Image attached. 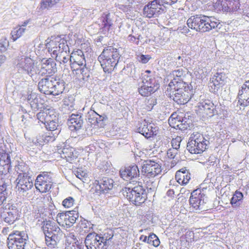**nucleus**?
I'll return each instance as SVG.
<instances>
[{
	"label": "nucleus",
	"instance_id": "18",
	"mask_svg": "<svg viewBox=\"0 0 249 249\" xmlns=\"http://www.w3.org/2000/svg\"><path fill=\"white\" fill-rule=\"evenodd\" d=\"M204 195L201 193L200 190H196L191 193L189 201L190 205L196 210H201L203 208L204 203L203 197Z\"/></svg>",
	"mask_w": 249,
	"mask_h": 249
},
{
	"label": "nucleus",
	"instance_id": "26",
	"mask_svg": "<svg viewBox=\"0 0 249 249\" xmlns=\"http://www.w3.org/2000/svg\"><path fill=\"white\" fill-rule=\"evenodd\" d=\"M172 114L169 118L168 121L170 125L175 128L184 130L187 129L188 124H182V121H184L182 116L178 115L177 117H174Z\"/></svg>",
	"mask_w": 249,
	"mask_h": 249
},
{
	"label": "nucleus",
	"instance_id": "24",
	"mask_svg": "<svg viewBox=\"0 0 249 249\" xmlns=\"http://www.w3.org/2000/svg\"><path fill=\"white\" fill-rule=\"evenodd\" d=\"M68 124L72 131L80 129L83 124L82 115L80 114H72L68 119Z\"/></svg>",
	"mask_w": 249,
	"mask_h": 249
},
{
	"label": "nucleus",
	"instance_id": "6",
	"mask_svg": "<svg viewBox=\"0 0 249 249\" xmlns=\"http://www.w3.org/2000/svg\"><path fill=\"white\" fill-rule=\"evenodd\" d=\"M124 196L135 205H140L144 203L147 198L145 190L142 186L138 185L132 188L125 187L123 189Z\"/></svg>",
	"mask_w": 249,
	"mask_h": 249
},
{
	"label": "nucleus",
	"instance_id": "45",
	"mask_svg": "<svg viewBox=\"0 0 249 249\" xmlns=\"http://www.w3.org/2000/svg\"><path fill=\"white\" fill-rule=\"evenodd\" d=\"M34 64V63H24L22 69L31 76L36 72V68Z\"/></svg>",
	"mask_w": 249,
	"mask_h": 249
},
{
	"label": "nucleus",
	"instance_id": "2",
	"mask_svg": "<svg viewBox=\"0 0 249 249\" xmlns=\"http://www.w3.org/2000/svg\"><path fill=\"white\" fill-rule=\"evenodd\" d=\"M189 28L197 32L204 33L213 29L220 28L219 20L213 17H208L203 15L192 16L187 21Z\"/></svg>",
	"mask_w": 249,
	"mask_h": 249
},
{
	"label": "nucleus",
	"instance_id": "58",
	"mask_svg": "<svg viewBox=\"0 0 249 249\" xmlns=\"http://www.w3.org/2000/svg\"><path fill=\"white\" fill-rule=\"evenodd\" d=\"M120 59V56L117 52V49L115 50L114 52H113L112 55H111V60H110V62H115V61H117V62H119Z\"/></svg>",
	"mask_w": 249,
	"mask_h": 249
},
{
	"label": "nucleus",
	"instance_id": "27",
	"mask_svg": "<svg viewBox=\"0 0 249 249\" xmlns=\"http://www.w3.org/2000/svg\"><path fill=\"white\" fill-rule=\"evenodd\" d=\"M150 72V71L147 70L142 73L141 84L148 87H156L158 89L160 87L159 84L155 78L149 74Z\"/></svg>",
	"mask_w": 249,
	"mask_h": 249
},
{
	"label": "nucleus",
	"instance_id": "39",
	"mask_svg": "<svg viewBox=\"0 0 249 249\" xmlns=\"http://www.w3.org/2000/svg\"><path fill=\"white\" fill-rule=\"evenodd\" d=\"M25 28L21 27L15 28L11 33L12 38L14 41H16L20 37L24 32Z\"/></svg>",
	"mask_w": 249,
	"mask_h": 249
},
{
	"label": "nucleus",
	"instance_id": "53",
	"mask_svg": "<svg viewBox=\"0 0 249 249\" xmlns=\"http://www.w3.org/2000/svg\"><path fill=\"white\" fill-rule=\"evenodd\" d=\"M136 58L139 62H148V61L151 59V57L148 54L144 55L142 54H139L137 55Z\"/></svg>",
	"mask_w": 249,
	"mask_h": 249
},
{
	"label": "nucleus",
	"instance_id": "3",
	"mask_svg": "<svg viewBox=\"0 0 249 249\" xmlns=\"http://www.w3.org/2000/svg\"><path fill=\"white\" fill-rule=\"evenodd\" d=\"M39 91L45 94L58 95L64 90V84L62 80L49 76L42 79L38 84Z\"/></svg>",
	"mask_w": 249,
	"mask_h": 249
},
{
	"label": "nucleus",
	"instance_id": "57",
	"mask_svg": "<svg viewBox=\"0 0 249 249\" xmlns=\"http://www.w3.org/2000/svg\"><path fill=\"white\" fill-rule=\"evenodd\" d=\"M180 142L181 139L180 137L173 139L171 141L172 148L178 150V149L180 147Z\"/></svg>",
	"mask_w": 249,
	"mask_h": 249
},
{
	"label": "nucleus",
	"instance_id": "50",
	"mask_svg": "<svg viewBox=\"0 0 249 249\" xmlns=\"http://www.w3.org/2000/svg\"><path fill=\"white\" fill-rule=\"evenodd\" d=\"M112 63H100V65L105 72L110 73L114 69L117 64V63H115V65L114 66L112 65Z\"/></svg>",
	"mask_w": 249,
	"mask_h": 249
},
{
	"label": "nucleus",
	"instance_id": "22",
	"mask_svg": "<svg viewBox=\"0 0 249 249\" xmlns=\"http://www.w3.org/2000/svg\"><path fill=\"white\" fill-rule=\"evenodd\" d=\"M16 181L18 190L23 192L30 190L33 186V182L29 175L26 176L18 175Z\"/></svg>",
	"mask_w": 249,
	"mask_h": 249
},
{
	"label": "nucleus",
	"instance_id": "7",
	"mask_svg": "<svg viewBox=\"0 0 249 249\" xmlns=\"http://www.w3.org/2000/svg\"><path fill=\"white\" fill-rule=\"evenodd\" d=\"M26 237L23 231H15L9 234L7 239L9 249H25Z\"/></svg>",
	"mask_w": 249,
	"mask_h": 249
},
{
	"label": "nucleus",
	"instance_id": "52",
	"mask_svg": "<svg viewBox=\"0 0 249 249\" xmlns=\"http://www.w3.org/2000/svg\"><path fill=\"white\" fill-rule=\"evenodd\" d=\"M59 131H51L49 132L45 135L46 136V141L47 142H53L54 141L55 137L58 135Z\"/></svg>",
	"mask_w": 249,
	"mask_h": 249
},
{
	"label": "nucleus",
	"instance_id": "56",
	"mask_svg": "<svg viewBox=\"0 0 249 249\" xmlns=\"http://www.w3.org/2000/svg\"><path fill=\"white\" fill-rule=\"evenodd\" d=\"M76 56L82 58L83 60H84L85 62L86 61L83 51L80 50H77V51L72 52L71 53L70 58V62H71V58Z\"/></svg>",
	"mask_w": 249,
	"mask_h": 249
},
{
	"label": "nucleus",
	"instance_id": "34",
	"mask_svg": "<svg viewBox=\"0 0 249 249\" xmlns=\"http://www.w3.org/2000/svg\"><path fill=\"white\" fill-rule=\"evenodd\" d=\"M74 98L72 96L63 99V108L66 110L72 111L74 109Z\"/></svg>",
	"mask_w": 249,
	"mask_h": 249
},
{
	"label": "nucleus",
	"instance_id": "10",
	"mask_svg": "<svg viewBox=\"0 0 249 249\" xmlns=\"http://www.w3.org/2000/svg\"><path fill=\"white\" fill-rule=\"evenodd\" d=\"M142 164V173L149 178H154L161 172V165L153 160H143Z\"/></svg>",
	"mask_w": 249,
	"mask_h": 249
},
{
	"label": "nucleus",
	"instance_id": "61",
	"mask_svg": "<svg viewBox=\"0 0 249 249\" xmlns=\"http://www.w3.org/2000/svg\"><path fill=\"white\" fill-rule=\"evenodd\" d=\"M103 27L100 28V32L103 35L106 36L108 35V32L109 31L110 28L112 26L109 25H102Z\"/></svg>",
	"mask_w": 249,
	"mask_h": 249
},
{
	"label": "nucleus",
	"instance_id": "19",
	"mask_svg": "<svg viewBox=\"0 0 249 249\" xmlns=\"http://www.w3.org/2000/svg\"><path fill=\"white\" fill-rule=\"evenodd\" d=\"M121 177L125 180L128 181L139 176V170L136 165L125 167L120 171Z\"/></svg>",
	"mask_w": 249,
	"mask_h": 249
},
{
	"label": "nucleus",
	"instance_id": "16",
	"mask_svg": "<svg viewBox=\"0 0 249 249\" xmlns=\"http://www.w3.org/2000/svg\"><path fill=\"white\" fill-rule=\"evenodd\" d=\"M226 77L225 74L222 73H216L211 78L209 83L210 90L216 93L224 85Z\"/></svg>",
	"mask_w": 249,
	"mask_h": 249
},
{
	"label": "nucleus",
	"instance_id": "17",
	"mask_svg": "<svg viewBox=\"0 0 249 249\" xmlns=\"http://www.w3.org/2000/svg\"><path fill=\"white\" fill-rule=\"evenodd\" d=\"M95 182L97 184L95 187L96 193H107L113 187V180L107 178H103L100 180H96Z\"/></svg>",
	"mask_w": 249,
	"mask_h": 249
},
{
	"label": "nucleus",
	"instance_id": "51",
	"mask_svg": "<svg viewBox=\"0 0 249 249\" xmlns=\"http://www.w3.org/2000/svg\"><path fill=\"white\" fill-rule=\"evenodd\" d=\"M74 203V199L71 196L66 198L62 202L63 206L67 208L71 207L73 205Z\"/></svg>",
	"mask_w": 249,
	"mask_h": 249
},
{
	"label": "nucleus",
	"instance_id": "49",
	"mask_svg": "<svg viewBox=\"0 0 249 249\" xmlns=\"http://www.w3.org/2000/svg\"><path fill=\"white\" fill-rule=\"evenodd\" d=\"M9 46V41L6 37L0 39V52H5Z\"/></svg>",
	"mask_w": 249,
	"mask_h": 249
},
{
	"label": "nucleus",
	"instance_id": "30",
	"mask_svg": "<svg viewBox=\"0 0 249 249\" xmlns=\"http://www.w3.org/2000/svg\"><path fill=\"white\" fill-rule=\"evenodd\" d=\"M91 113L89 115L92 116V118H88L89 122L93 124H97L98 127H103V122L107 119L106 115H100L94 111H92Z\"/></svg>",
	"mask_w": 249,
	"mask_h": 249
},
{
	"label": "nucleus",
	"instance_id": "15",
	"mask_svg": "<svg viewBox=\"0 0 249 249\" xmlns=\"http://www.w3.org/2000/svg\"><path fill=\"white\" fill-rule=\"evenodd\" d=\"M215 107L213 104L210 100L201 103L199 106V114L203 119H208L213 117L215 113Z\"/></svg>",
	"mask_w": 249,
	"mask_h": 249
},
{
	"label": "nucleus",
	"instance_id": "9",
	"mask_svg": "<svg viewBox=\"0 0 249 249\" xmlns=\"http://www.w3.org/2000/svg\"><path fill=\"white\" fill-rule=\"evenodd\" d=\"M0 217L5 223L11 225L19 218L18 210L15 206L7 204L3 209H0Z\"/></svg>",
	"mask_w": 249,
	"mask_h": 249
},
{
	"label": "nucleus",
	"instance_id": "29",
	"mask_svg": "<svg viewBox=\"0 0 249 249\" xmlns=\"http://www.w3.org/2000/svg\"><path fill=\"white\" fill-rule=\"evenodd\" d=\"M238 103L240 105L246 107L249 105V90L246 88L239 89L238 93Z\"/></svg>",
	"mask_w": 249,
	"mask_h": 249
},
{
	"label": "nucleus",
	"instance_id": "35",
	"mask_svg": "<svg viewBox=\"0 0 249 249\" xmlns=\"http://www.w3.org/2000/svg\"><path fill=\"white\" fill-rule=\"evenodd\" d=\"M243 197V194L240 192L236 191L231 198V204L233 207L239 206L241 204Z\"/></svg>",
	"mask_w": 249,
	"mask_h": 249
},
{
	"label": "nucleus",
	"instance_id": "1",
	"mask_svg": "<svg viewBox=\"0 0 249 249\" xmlns=\"http://www.w3.org/2000/svg\"><path fill=\"white\" fill-rule=\"evenodd\" d=\"M174 76L168 85L167 91L169 97L178 104H185L194 94L193 87L184 82L182 71L179 70L172 72Z\"/></svg>",
	"mask_w": 249,
	"mask_h": 249
},
{
	"label": "nucleus",
	"instance_id": "44",
	"mask_svg": "<svg viewBox=\"0 0 249 249\" xmlns=\"http://www.w3.org/2000/svg\"><path fill=\"white\" fill-rule=\"evenodd\" d=\"M60 0H42L41 8L42 9H48L52 7L54 5L58 3Z\"/></svg>",
	"mask_w": 249,
	"mask_h": 249
},
{
	"label": "nucleus",
	"instance_id": "36",
	"mask_svg": "<svg viewBox=\"0 0 249 249\" xmlns=\"http://www.w3.org/2000/svg\"><path fill=\"white\" fill-rule=\"evenodd\" d=\"M15 170L17 172L18 175H24V176H26L29 175V169L28 166L24 163H22L16 166Z\"/></svg>",
	"mask_w": 249,
	"mask_h": 249
},
{
	"label": "nucleus",
	"instance_id": "38",
	"mask_svg": "<svg viewBox=\"0 0 249 249\" xmlns=\"http://www.w3.org/2000/svg\"><path fill=\"white\" fill-rule=\"evenodd\" d=\"M240 6L239 0H229L228 12L233 13L237 11L239 9Z\"/></svg>",
	"mask_w": 249,
	"mask_h": 249
},
{
	"label": "nucleus",
	"instance_id": "13",
	"mask_svg": "<svg viewBox=\"0 0 249 249\" xmlns=\"http://www.w3.org/2000/svg\"><path fill=\"white\" fill-rule=\"evenodd\" d=\"M85 244L87 249H107L106 245L98 239V234L95 232L89 233L87 235Z\"/></svg>",
	"mask_w": 249,
	"mask_h": 249
},
{
	"label": "nucleus",
	"instance_id": "8",
	"mask_svg": "<svg viewBox=\"0 0 249 249\" xmlns=\"http://www.w3.org/2000/svg\"><path fill=\"white\" fill-rule=\"evenodd\" d=\"M53 183L52 174L43 172L37 176L35 185L36 189L40 193H47L51 189Z\"/></svg>",
	"mask_w": 249,
	"mask_h": 249
},
{
	"label": "nucleus",
	"instance_id": "42",
	"mask_svg": "<svg viewBox=\"0 0 249 249\" xmlns=\"http://www.w3.org/2000/svg\"><path fill=\"white\" fill-rule=\"evenodd\" d=\"M53 117L54 118V119H53V120H52V121L49 122V123H45L44 124L46 128L51 131H57V118L56 116H53Z\"/></svg>",
	"mask_w": 249,
	"mask_h": 249
},
{
	"label": "nucleus",
	"instance_id": "55",
	"mask_svg": "<svg viewBox=\"0 0 249 249\" xmlns=\"http://www.w3.org/2000/svg\"><path fill=\"white\" fill-rule=\"evenodd\" d=\"M65 249H82V246L76 242L67 243Z\"/></svg>",
	"mask_w": 249,
	"mask_h": 249
},
{
	"label": "nucleus",
	"instance_id": "21",
	"mask_svg": "<svg viewBox=\"0 0 249 249\" xmlns=\"http://www.w3.org/2000/svg\"><path fill=\"white\" fill-rule=\"evenodd\" d=\"M11 166L10 154L2 148L0 149V173L6 174L9 172Z\"/></svg>",
	"mask_w": 249,
	"mask_h": 249
},
{
	"label": "nucleus",
	"instance_id": "4",
	"mask_svg": "<svg viewBox=\"0 0 249 249\" xmlns=\"http://www.w3.org/2000/svg\"><path fill=\"white\" fill-rule=\"evenodd\" d=\"M42 223V228L45 236L46 244L48 248L54 249L57 246L60 236L62 235V231L53 222L46 220Z\"/></svg>",
	"mask_w": 249,
	"mask_h": 249
},
{
	"label": "nucleus",
	"instance_id": "14",
	"mask_svg": "<svg viewBox=\"0 0 249 249\" xmlns=\"http://www.w3.org/2000/svg\"><path fill=\"white\" fill-rule=\"evenodd\" d=\"M138 132L143 135L145 138H149L157 135L158 127L151 123H148L145 120L142 121L138 128Z\"/></svg>",
	"mask_w": 249,
	"mask_h": 249
},
{
	"label": "nucleus",
	"instance_id": "59",
	"mask_svg": "<svg viewBox=\"0 0 249 249\" xmlns=\"http://www.w3.org/2000/svg\"><path fill=\"white\" fill-rule=\"evenodd\" d=\"M178 153V150L170 148L167 152V156L170 159H174Z\"/></svg>",
	"mask_w": 249,
	"mask_h": 249
},
{
	"label": "nucleus",
	"instance_id": "41",
	"mask_svg": "<svg viewBox=\"0 0 249 249\" xmlns=\"http://www.w3.org/2000/svg\"><path fill=\"white\" fill-rule=\"evenodd\" d=\"M58 43V51L62 53L63 52L67 51V49L68 48L67 41L64 39H61L60 37L58 36L55 37V42Z\"/></svg>",
	"mask_w": 249,
	"mask_h": 249
},
{
	"label": "nucleus",
	"instance_id": "60",
	"mask_svg": "<svg viewBox=\"0 0 249 249\" xmlns=\"http://www.w3.org/2000/svg\"><path fill=\"white\" fill-rule=\"evenodd\" d=\"M158 2L161 5V6H164V4H169L172 5L176 3L178 0H157Z\"/></svg>",
	"mask_w": 249,
	"mask_h": 249
},
{
	"label": "nucleus",
	"instance_id": "64",
	"mask_svg": "<svg viewBox=\"0 0 249 249\" xmlns=\"http://www.w3.org/2000/svg\"><path fill=\"white\" fill-rule=\"evenodd\" d=\"M222 10L223 12H228L229 0H222Z\"/></svg>",
	"mask_w": 249,
	"mask_h": 249
},
{
	"label": "nucleus",
	"instance_id": "31",
	"mask_svg": "<svg viewBox=\"0 0 249 249\" xmlns=\"http://www.w3.org/2000/svg\"><path fill=\"white\" fill-rule=\"evenodd\" d=\"M8 196V190L6 183H3L0 185V209H3L7 204L6 198Z\"/></svg>",
	"mask_w": 249,
	"mask_h": 249
},
{
	"label": "nucleus",
	"instance_id": "11",
	"mask_svg": "<svg viewBox=\"0 0 249 249\" xmlns=\"http://www.w3.org/2000/svg\"><path fill=\"white\" fill-rule=\"evenodd\" d=\"M164 11V8L157 0H153L145 5L143 8V15L148 18L158 17Z\"/></svg>",
	"mask_w": 249,
	"mask_h": 249
},
{
	"label": "nucleus",
	"instance_id": "12",
	"mask_svg": "<svg viewBox=\"0 0 249 249\" xmlns=\"http://www.w3.org/2000/svg\"><path fill=\"white\" fill-rule=\"evenodd\" d=\"M78 217V213L72 211L65 213H59L56 216V221L60 226L70 228L75 223Z\"/></svg>",
	"mask_w": 249,
	"mask_h": 249
},
{
	"label": "nucleus",
	"instance_id": "32",
	"mask_svg": "<svg viewBox=\"0 0 249 249\" xmlns=\"http://www.w3.org/2000/svg\"><path fill=\"white\" fill-rule=\"evenodd\" d=\"M158 90L157 87H148L142 85L141 83V85L139 88V92L142 96H148L152 93H154Z\"/></svg>",
	"mask_w": 249,
	"mask_h": 249
},
{
	"label": "nucleus",
	"instance_id": "47",
	"mask_svg": "<svg viewBox=\"0 0 249 249\" xmlns=\"http://www.w3.org/2000/svg\"><path fill=\"white\" fill-rule=\"evenodd\" d=\"M46 138L45 135H39L36 139L32 140V142L34 144H36V145H43L44 143L48 142L46 141Z\"/></svg>",
	"mask_w": 249,
	"mask_h": 249
},
{
	"label": "nucleus",
	"instance_id": "23",
	"mask_svg": "<svg viewBox=\"0 0 249 249\" xmlns=\"http://www.w3.org/2000/svg\"><path fill=\"white\" fill-rule=\"evenodd\" d=\"M75 151L74 148L69 145L65 144L62 149H59L58 153L60 154L62 158L72 163L77 158L76 153Z\"/></svg>",
	"mask_w": 249,
	"mask_h": 249
},
{
	"label": "nucleus",
	"instance_id": "33",
	"mask_svg": "<svg viewBox=\"0 0 249 249\" xmlns=\"http://www.w3.org/2000/svg\"><path fill=\"white\" fill-rule=\"evenodd\" d=\"M113 237V231L110 230H107L103 234H98V239H100L104 244L106 245V249L108 246V241Z\"/></svg>",
	"mask_w": 249,
	"mask_h": 249
},
{
	"label": "nucleus",
	"instance_id": "54",
	"mask_svg": "<svg viewBox=\"0 0 249 249\" xmlns=\"http://www.w3.org/2000/svg\"><path fill=\"white\" fill-rule=\"evenodd\" d=\"M47 111L48 110L40 111L38 112L36 115L37 118L38 119V120L41 123H43L44 124H45L46 121V117H47Z\"/></svg>",
	"mask_w": 249,
	"mask_h": 249
},
{
	"label": "nucleus",
	"instance_id": "46",
	"mask_svg": "<svg viewBox=\"0 0 249 249\" xmlns=\"http://www.w3.org/2000/svg\"><path fill=\"white\" fill-rule=\"evenodd\" d=\"M147 243L154 247H158L160 245V242L155 234L151 233L148 237Z\"/></svg>",
	"mask_w": 249,
	"mask_h": 249
},
{
	"label": "nucleus",
	"instance_id": "63",
	"mask_svg": "<svg viewBox=\"0 0 249 249\" xmlns=\"http://www.w3.org/2000/svg\"><path fill=\"white\" fill-rule=\"evenodd\" d=\"M213 6L215 9H217L218 10H222V0H213Z\"/></svg>",
	"mask_w": 249,
	"mask_h": 249
},
{
	"label": "nucleus",
	"instance_id": "25",
	"mask_svg": "<svg viewBox=\"0 0 249 249\" xmlns=\"http://www.w3.org/2000/svg\"><path fill=\"white\" fill-rule=\"evenodd\" d=\"M114 46H115V44L112 42L111 40L108 42L107 47L104 49L98 58L99 62H101L102 60L108 61L111 60V55H112L113 52L115 50H117V48H115Z\"/></svg>",
	"mask_w": 249,
	"mask_h": 249
},
{
	"label": "nucleus",
	"instance_id": "62",
	"mask_svg": "<svg viewBox=\"0 0 249 249\" xmlns=\"http://www.w3.org/2000/svg\"><path fill=\"white\" fill-rule=\"evenodd\" d=\"M53 116H55L53 112L52 111H50L49 110H48L47 113V117H46V121L45 123H49V122L52 121V120H53L54 118L53 117Z\"/></svg>",
	"mask_w": 249,
	"mask_h": 249
},
{
	"label": "nucleus",
	"instance_id": "5",
	"mask_svg": "<svg viewBox=\"0 0 249 249\" xmlns=\"http://www.w3.org/2000/svg\"><path fill=\"white\" fill-rule=\"evenodd\" d=\"M209 144V141L202 134L196 132L191 135L187 143V149L191 154H201L207 149Z\"/></svg>",
	"mask_w": 249,
	"mask_h": 249
},
{
	"label": "nucleus",
	"instance_id": "48",
	"mask_svg": "<svg viewBox=\"0 0 249 249\" xmlns=\"http://www.w3.org/2000/svg\"><path fill=\"white\" fill-rule=\"evenodd\" d=\"M102 25L112 26L113 25L112 19L109 13L104 14L101 18Z\"/></svg>",
	"mask_w": 249,
	"mask_h": 249
},
{
	"label": "nucleus",
	"instance_id": "43",
	"mask_svg": "<svg viewBox=\"0 0 249 249\" xmlns=\"http://www.w3.org/2000/svg\"><path fill=\"white\" fill-rule=\"evenodd\" d=\"M71 70L76 71V73L80 72L81 74H83L85 72V67L86 63L83 65V63H70Z\"/></svg>",
	"mask_w": 249,
	"mask_h": 249
},
{
	"label": "nucleus",
	"instance_id": "37",
	"mask_svg": "<svg viewBox=\"0 0 249 249\" xmlns=\"http://www.w3.org/2000/svg\"><path fill=\"white\" fill-rule=\"evenodd\" d=\"M42 69L47 74L52 75L56 71V63H43Z\"/></svg>",
	"mask_w": 249,
	"mask_h": 249
},
{
	"label": "nucleus",
	"instance_id": "40",
	"mask_svg": "<svg viewBox=\"0 0 249 249\" xmlns=\"http://www.w3.org/2000/svg\"><path fill=\"white\" fill-rule=\"evenodd\" d=\"M50 45L52 47V48H51V50H50V48H49V51L50 52H52V53H51L52 56L53 57V56H55V60L57 62H61L59 60V59H58V54H57V52L58 51V43H57V42H55V40L54 41V40H52L51 42H50Z\"/></svg>",
	"mask_w": 249,
	"mask_h": 249
},
{
	"label": "nucleus",
	"instance_id": "28",
	"mask_svg": "<svg viewBox=\"0 0 249 249\" xmlns=\"http://www.w3.org/2000/svg\"><path fill=\"white\" fill-rule=\"evenodd\" d=\"M175 178L178 183L185 185L191 179L190 174L185 168H182L176 172Z\"/></svg>",
	"mask_w": 249,
	"mask_h": 249
},
{
	"label": "nucleus",
	"instance_id": "20",
	"mask_svg": "<svg viewBox=\"0 0 249 249\" xmlns=\"http://www.w3.org/2000/svg\"><path fill=\"white\" fill-rule=\"evenodd\" d=\"M27 100L31 108L35 111L44 109V101L35 92H31L27 97Z\"/></svg>",
	"mask_w": 249,
	"mask_h": 249
}]
</instances>
